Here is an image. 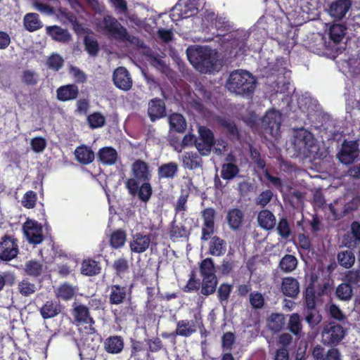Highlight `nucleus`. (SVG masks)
<instances>
[{
    "label": "nucleus",
    "mask_w": 360,
    "mask_h": 360,
    "mask_svg": "<svg viewBox=\"0 0 360 360\" xmlns=\"http://www.w3.org/2000/svg\"><path fill=\"white\" fill-rule=\"evenodd\" d=\"M97 29L109 35L117 41L129 42L131 44L142 48L143 42L138 37L130 34L113 15H105L101 20L96 24Z\"/></svg>",
    "instance_id": "nucleus-1"
},
{
    "label": "nucleus",
    "mask_w": 360,
    "mask_h": 360,
    "mask_svg": "<svg viewBox=\"0 0 360 360\" xmlns=\"http://www.w3.org/2000/svg\"><path fill=\"white\" fill-rule=\"evenodd\" d=\"M257 79L246 70H236L231 72L226 83L227 89L243 96H251L255 91Z\"/></svg>",
    "instance_id": "nucleus-2"
},
{
    "label": "nucleus",
    "mask_w": 360,
    "mask_h": 360,
    "mask_svg": "<svg viewBox=\"0 0 360 360\" xmlns=\"http://www.w3.org/2000/svg\"><path fill=\"white\" fill-rule=\"evenodd\" d=\"M186 55L193 66L202 73H210L216 69L217 58L210 49L201 46H189Z\"/></svg>",
    "instance_id": "nucleus-3"
},
{
    "label": "nucleus",
    "mask_w": 360,
    "mask_h": 360,
    "mask_svg": "<svg viewBox=\"0 0 360 360\" xmlns=\"http://www.w3.org/2000/svg\"><path fill=\"white\" fill-rule=\"evenodd\" d=\"M72 314L77 326H84V331L86 334V337L82 338L84 343L86 344L88 347L94 348L96 344L92 345L88 342L89 336H99V335L94 327L95 321L90 315L89 309L86 305L82 304L77 305L75 302Z\"/></svg>",
    "instance_id": "nucleus-4"
},
{
    "label": "nucleus",
    "mask_w": 360,
    "mask_h": 360,
    "mask_svg": "<svg viewBox=\"0 0 360 360\" xmlns=\"http://www.w3.org/2000/svg\"><path fill=\"white\" fill-rule=\"evenodd\" d=\"M345 335L346 330L340 324L331 321L325 325L321 331V342L326 346L336 347Z\"/></svg>",
    "instance_id": "nucleus-5"
},
{
    "label": "nucleus",
    "mask_w": 360,
    "mask_h": 360,
    "mask_svg": "<svg viewBox=\"0 0 360 360\" xmlns=\"http://www.w3.org/2000/svg\"><path fill=\"white\" fill-rule=\"evenodd\" d=\"M131 178L127 179L124 184H131L133 182L141 183L143 181H150L152 178L151 170L148 162L137 159L131 166Z\"/></svg>",
    "instance_id": "nucleus-6"
},
{
    "label": "nucleus",
    "mask_w": 360,
    "mask_h": 360,
    "mask_svg": "<svg viewBox=\"0 0 360 360\" xmlns=\"http://www.w3.org/2000/svg\"><path fill=\"white\" fill-rule=\"evenodd\" d=\"M19 253L18 239L13 236L4 235L0 240V260L9 262Z\"/></svg>",
    "instance_id": "nucleus-7"
},
{
    "label": "nucleus",
    "mask_w": 360,
    "mask_h": 360,
    "mask_svg": "<svg viewBox=\"0 0 360 360\" xmlns=\"http://www.w3.org/2000/svg\"><path fill=\"white\" fill-rule=\"evenodd\" d=\"M198 133L195 147L201 155H207L215 143L214 134L212 130L204 126L199 127Z\"/></svg>",
    "instance_id": "nucleus-8"
},
{
    "label": "nucleus",
    "mask_w": 360,
    "mask_h": 360,
    "mask_svg": "<svg viewBox=\"0 0 360 360\" xmlns=\"http://www.w3.org/2000/svg\"><path fill=\"white\" fill-rule=\"evenodd\" d=\"M22 229L30 243L39 245L44 240L43 228L38 221L27 219L23 224Z\"/></svg>",
    "instance_id": "nucleus-9"
},
{
    "label": "nucleus",
    "mask_w": 360,
    "mask_h": 360,
    "mask_svg": "<svg viewBox=\"0 0 360 360\" xmlns=\"http://www.w3.org/2000/svg\"><path fill=\"white\" fill-rule=\"evenodd\" d=\"M128 193L131 196L137 195L139 199L143 202H147L153 195V188L150 181L141 183L133 182L131 184L125 185Z\"/></svg>",
    "instance_id": "nucleus-10"
},
{
    "label": "nucleus",
    "mask_w": 360,
    "mask_h": 360,
    "mask_svg": "<svg viewBox=\"0 0 360 360\" xmlns=\"http://www.w3.org/2000/svg\"><path fill=\"white\" fill-rule=\"evenodd\" d=\"M198 321L202 323V318L200 314H195L194 319H181L176 322V327L175 333L177 336L184 338H188L197 332L198 326L199 325Z\"/></svg>",
    "instance_id": "nucleus-11"
},
{
    "label": "nucleus",
    "mask_w": 360,
    "mask_h": 360,
    "mask_svg": "<svg viewBox=\"0 0 360 360\" xmlns=\"http://www.w3.org/2000/svg\"><path fill=\"white\" fill-rule=\"evenodd\" d=\"M151 243V234L136 232L131 234L129 247L131 252L141 254L145 252Z\"/></svg>",
    "instance_id": "nucleus-12"
},
{
    "label": "nucleus",
    "mask_w": 360,
    "mask_h": 360,
    "mask_svg": "<svg viewBox=\"0 0 360 360\" xmlns=\"http://www.w3.org/2000/svg\"><path fill=\"white\" fill-rule=\"evenodd\" d=\"M262 125L264 130L271 136L277 134L281 126V113L276 110L266 112L262 120Z\"/></svg>",
    "instance_id": "nucleus-13"
},
{
    "label": "nucleus",
    "mask_w": 360,
    "mask_h": 360,
    "mask_svg": "<svg viewBox=\"0 0 360 360\" xmlns=\"http://www.w3.org/2000/svg\"><path fill=\"white\" fill-rule=\"evenodd\" d=\"M205 20L210 22V26L216 29V33L213 32V35L216 37H224L231 32L229 22L224 18L218 17L213 12H206Z\"/></svg>",
    "instance_id": "nucleus-14"
},
{
    "label": "nucleus",
    "mask_w": 360,
    "mask_h": 360,
    "mask_svg": "<svg viewBox=\"0 0 360 360\" xmlns=\"http://www.w3.org/2000/svg\"><path fill=\"white\" fill-rule=\"evenodd\" d=\"M358 144L356 141H345L342 144V148L338 158L340 161L345 165L352 164L358 157Z\"/></svg>",
    "instance_id": "nucleus-15"
},
{
    "label": "nucleus",
    "mask_w": 360,
    "mask_h": 360,
    "mask_svg": "<svg viewBox=\"0 0 360 360\" xmlns=\"http://www.w3.org/2000/svg\"><path fill=\"white\" fill-rule=\"evenodd\" d=\"M112 79L115 86L120 89L128 91L132 86V79L124 67H119L114 71Z\"/></svg>",
    "instance_id": "nucleus-16"
},
{
    "label": "nucleus",
    "mask_w": 360,
    "mask_h": 360,
    "mask_svg": "<svg viewBox=\"0 0 360 360\" xmlns=\"http://www.w3.org/2000/svg\"><path fill=\"white\" fill-rule=\"evenodd\" d=\"M344 245L348 248L354 249L360 243V222L354 221L350 225L349 231L342 238Z\"/></svg>",
    "instance_id": "nucleus-17"
},
{
    "label": "nucleus",
    "mask_w": 360,
    "mask_h": 360,
    "mask_svg": "<svg viewBox=\"0 0 360 360\" xmlns=\"http://www.w3.org/2000/svg\"><path fill=\"white\" fill-rule=\"evenodd\" d=\"M148 117L151 122L166 116V106L164 101L161 98H155L148 103Z\"/></svg>",
    "instance_id": "nucleus-18"
},
{
    "label": "nucleus",
    "mask_w": 360,
    "mask_h": 360,
    "mask_svg": "<svg viewBox=\"0 0 360 360\" xmlns=\"http://www.w3.org/2000/svg\"><path fill=\"white\" fill-rule=\"evenodd\" d=\"M124 347V342L123 338L117 335H110L103 342L105 351L111 354H118L121 353Z\"/></svg>",
    "instance_id": "nucleus-19"
},
{
    "label": "nucleus",
    "mask_w": 360,
    "mask_h": 360,
    "mask_svg": "<svg viewBox=\"0 0 360 360\" xmlns=\"http://www.w3.org/2000/svg\"><path fill=\"white\" fill-rule=\"evenodd\" d=\"M40 315L44 320L54 318L62 311L60 304L55 300H47L39 309Z\"/></svg>",
    "instance_id": "nucleus-20"
},
{
    "label": "nucleus",
    "mask_w": 360,
    "mask_h": 360,
    "mask_svg": "<svg viewBox=\"0 0 360 360\" xmlns=\"http://www.w3.org/2000/svg\"><path fill=\"white\" fill-rule=\"evenodd\" d=\"M130 359L133 360H146L150 354L145 347L144 342L134 338L130 339Z\"/></svg>",
    "instance_id": "nucleus-21"
},
{
    "label": "nucleus",
    "mask_w": 360,
    "mask_h": 360,
    "mask_svg": "<svg viewBox=\"0 0 360 360\" xmlns=\"http://www.w3.org/2000/svg\"><path fill=\"white\" fill-rule=\"evenodd\" d=\"M110 293L108 295L110 304L119 305L122 304L127 299L128 292L127 286H122L118 284L111 285L109 287Z\"/></svg>",
    "instance_id": "nucleus-22"
},
{
    "label": "nucleus",
    "mask_w": 360,
    "mask_h": 360,
    "mask_svg": "<svg viewBox=\"0 0 360 360\" xmlns=\"http://www.w3.org/2000/svg\"><path fill=\"white\" fill-rule=\"evenodd\" d=\"M78 95L79 88L74 84L60 86L56 90L57 99L63 102L75 100Z\"/></svg>",
    "instance_id": "nucleus-23"
},
{
    "label": "nucleus",
    "mask_w": 360,
    "mask_h": 360,
    "mask_svg": "<svg viewBox=\"0 0 360 360\" xmlns=\"http://www.w3.org/2000/svg\"><path fill=\"white\" fill-rule=\"evenodd\" d=\"M351 7L349 0H336L331 3L329 8L330 15L336 19L343 18Z\"/></svg>",
    "instance_id": "nucleus-24"
},
{
    "label": "nucleus",
    "mask_w": 360,
    "mask_h": 360,
    "mask_svg": "<svg viewBox=\"0 0 360 360\" xmlns=\"http://www.w3.org/2000/svg\"><path fill=\"white\" fill-rule=\"evenodd\" d=\"M76 160L84 165H87L94 162L95 154L91 147L82 144L75 150Z\"/></svg>",
    "instance_id": "nucleus-25"
},
{
    "label": "nucleus",
    "mask_w": 360,
    "mask_h": 360,
    "mask_svg": "<svg viewBox=\"0 0 360 360\" xmlns=\"http://www.w3.org/2000/svg\"><path fill=\"white\" fill-rule=\"evenodd\" d=\"M118 159L117 150L110 146L103 147L98 153V160L103 165H113Z\"/></svg>",
    "instance_id": "nucleus-26"
},
{
    "label": "nucleus",
    "mask_w": 360,
    "mask_h": 360,
    "mask_svg": "<svg viewBox=\"0 0 360 360\" xmlns=\"http://www.w3.org/2000/svg\"><path fill=\"white\" fill-rule=\"evenodd\" d=\"M281 290L285 296L295 298L300 292V283L293 277H285L282 281Z\"/></svg>",
    "instance_id": "nucleus-27"
},
{
    "label": "nucleus",
    "mask_w": 360,
    "mask_h": 360,
    "mask_svg": "<svg viewBox=\"0 0 360 360\" xmlns=\"http://www.w3.org/2000/svg\"><path fill=\"white\" fill-rule=\"evenodd\" d=\"M46 32L52 39L58 42L67 43L71 39L69 32L58 25L47 26Z\"/></svg>",
    "instance_id": "nucleus-28"
},
{
    "label": "nucleus",
    "mask_w": 360,
    "mask_h": 360,
    "mask_svg": "<svg viewBox=\"0 0 360 360\" xmlns=\"http://www.w3.org/2000/svg\"><path fill=\"white\" fill-rule=\"evenodd\" d=\"M257 221L260 227L266 231L272 230L276 224L275 215L266 209L258 213Z\"/></svg>",
    "instance_id": "nucleus-29"
},
{
    "label": "nucleus",
    "mask_w": 360,
    "mask_h": 360,
    "mask_svg": "<svg viewBox=\"0 0 360 360\" xmlns=\"http://www.w3.org/2000/svg\"><path fill=\"white\" fill-rule=\"evenodd\" d=\"M244 213L238 208H233L229 210L226 215L228 224L231 229L238 230L244 220Z\"/></svg>",
    "instance_id": "nucleus-30"
},
{
    "label": "nucleus",
    "mask_w": 360,
    "mask_h": 360,
    "mask_svg": "<svg viewBox=\"0 0 360 360\" xmlns=\"http://www.w3.org/2000/svg\"><path fill=\"white\" fill-rule=\"evenodd\" d=\"M179 171L178 164L175 162H169L160 165L158 169V176L159 179H173L177 174Z\"/></svg>",
    "instance_id": "nucleus-31"
},
{
    "label": "nucleus",
    "mask_w": 360,
    "mask_h": 360,
    "mask_svg": "<svg viewBox=\"0 0 360 360\" xmlns=\"http://www.w3.org/2000/svg\"><path fill=\"white\" fill-rule=\"evenodd\" d=\"M101 271V266L100 263L93 259H84L82 262L81 274L84 276H96L100 274Z\"/></svg>",
    "instance_id": "nucleus-32"
},
{
    "label": "nucleus",
    "mask_w": 360,
    "mask_h": 360,
    "mask_svg": "<svg viewBox=\"0 0 360 360\" xmlns=\"http://www.w3.org/2000/svg\"><path fill=\"white\" fill-rule=\"evenodd\" d=\"M226 243L219 236H213L209 244V253L213 256L220 257L225 254Z\"/></svg>",
    "instance_id": "nucleus-33"
},
{
    "label": "nucleus",
    "mask_w": 360,
    "mask_h": 360,
    "mask_svg": "<svg viewBox=\"0 0 360 360\" xmlns=\"http://www.w3.org/2000/svg\"><path fill=\"white\" fill-rule=\"evenodd\" d=\"M183 165L185 168L193 170L200 167L202 165V159L195 152H186L183 156Z\"/></svg>",
    "instance_id": "nucleus-34"
},
{
    "label": "nucleus",
    "mask_w": 360,
    "mask_h": 360,
    "mask_svg": "<svg viewBox=\"0 0 360 360\" xmlns=\"http://www.w3.org/2000/svg\"><path fill=\"white\" fill-rule=\"evenodd\" d=\"M76 294V289L68 283L60 284L56 292V297L59 300L70 301L74 298Z\"/></svg>",
    "instance_id": "nucleus-35"
},
{
    "label": "nucleus",
    "mask_w": 360,
    "mask_h": 360,
    "mask_svg": "<svg viewBox=\"0 0 360 360\" xmlns=\"http://www.w3.org/2000/svg\"><path fill=\"white\" fill-rule=\"evenodd\" d=\"M23 24L25 29L30 32L40 30L43 27L39 15L36 13H27L24 17Z\"/></svg>",
    "instance_id": "nucleus-36"
},
{
    "label": "nucleus",
    "mask_w": 360,
    "mask_h": 360,
    "mask_svg": "<svg viewBox=\"0 0 360 360\" xmlns=\"http://www.w3.org/2000/svg\"><path fill=\"white\" fill-rule=\"evenodd\" d=\"M44 269L43 264L35 259H30L25 263L24 271L26 275L33 278L41 275Z\"/></svg>",
    "instance_id": "nucleus-37"
},
{
    "label": "nucleus",
    "mask_w": 360,
    "mask_h": 360,
    "mask_svg": "<svg viewBox=\"0 0 360 360\" xmlns=\"http://www.w3.org/2000/svg\"><path fill=\"white\" fill-rule=\"evenodd\" d=\"M170 129L178 133H184L186 129V122L184 116L173 113L169 117Z\"/></svg>",
    "instance_id": "nucleus-38"
},
{
    "label": "nucleus",
    "mask_w": 360,
    "mask_h": 360,
    "mask_svg": "<svg viewBox=\"0 0 360 360\" xmlns=\"http://www.w3.org/2000/svg\"><path fill=\"white\" fill-rule=\"evenodd\" d=\"M218 280L216 276L202 277L201 283V294L205 296L212 295L217 288Z\"/></svg>",
    "instance_id": "nucleus-39"
},
{
    "label": "nucleus",
    "mask_w": 360,
    "mask_h": 360,
    "mask_svg": "<svg viewBox=\"0 0 360 360\" xmlns=\"http://www.w3.org/2000/svg\"><path fill=\"white\" fill-rule=\"evenodd\" d=\"M285 323V319L283 314L273 313L268 319L269 328L275 333L281 331Z\"/></svg>",
    "instance_id": "nucleus-40"
},
{
    "label": "nucleus",
    "mask_w": 360,
    "mask_h": 360,
    "mask_svg": "<svg viewBox=\"0 0 360 360\" xmlns=\"http://www.w3.org/2000/svg\"><path fill=\"white\" fill-rule=\"evenodd\" d=\"M240 169L238 165L232 162L224 163L221 166V177L226 181H230L238 176Z\"/></svg>",
    "instance_id": "nucleus-41"
},
{
    "label": "nucleus",
    "mask_w": 360,
    "mask_h": 360,
    "mask_svg": "<svg viewBox=\"0 0 360 360\" xmlns=\"http://www.w3.org/2000/svg\"><path fill=\"white\" fill-rule=\"evenodd\" d=\"M127 233L121 229L114 231L110 237V245L114 249H119L122 248L126 242Z\"/></svg>",
    "instance_id": "nucleus-42"
},
{
    "label": "nucleus",
    "mask_w": 360,
    "mask_h": 360,
    "mask_svg": "<svg viewBox=\"0 0 360 360\" xmlns=\"http://www.w3.org/2000/svg\"><path fill=\"white\" fill-rule=\"evenodd\" d=\"M297 266V258L292 255H285L280 260L278 266L280 269L285 273L293 271Z\"/></svg>",
    "instance_id": "nucleus-43"
},
{
    "label": "nucleus",
    "mask_w": 360,
    "mask_h": 360,
    "mask_svg": "<svg viewBox=\"0 0 360 360\" xmlns=\"http://www.w3.org/2000/svg\"><path fill=\"white\" fill-rule=\"evenodd\" d=\"M112 269L116 276L122 277L129 271V264L127 258L121 257L114 260Z\"/></svg>",
    "instance_id": "nucleus-44"
},
{
    "label": "nucleus",
    "mask_w": 360,
    "mask_h": 360,
    "mask_svg": "<svg viewBox=\"0 0 360 360\" xmlns=\"http://www.w3.org/2000/svg\"><path fill=\"white\" fill-rule=\"evenodd\" d=\"M346 30V27L343 25L333 24L329 29V38L335 44H338L342 40L345 34Z\"/></svg>",
    "instance_id": "nucleus-45"
},
{
    "label": "nucleus",
    "mask_w": 360,
    "mask_h": 360,
    "mask_svg": "<svg viewBox=\"0 0 360 360\" xmlns=\"http://www.w3.org/2000/svg\"><path fill=\"white\" fill-rule=\"evenodd\" d=\"M339 264L346 269L352 267L355 262V256L352 250L341 251L337 256Z\"/></svg>",
    "instance_id": "nucleus-46"
},
{
    "label": "nucleus",
    "mask_w": 360,
    "mask_h": 360,
    "mask_svg": "<svg viewBox=\"0 0 360 360\" xmlns=\"http://www.w3.org/2000/svg\"><path fill=\"white\" fill-rule=\"evenodd\" d=\"M304 303L307 310L315 309L316 291L314 282H311L307 287L304 292Z\"/></svg>",
    "instance_id": "nucleus-47"
},
{
    "label": "nucleus",
    "mask_w": 360,
    "mask_h": 360,
    "mask_svg": "<svg viewBox=\"0 0 360 360\" xmlns=\"http://www.w3.org/2000/svg\"><path fill=\"white\" fill-rule=\"evenodd\" d=\"M169 236L172 239H178L181 238H188L186 228L181 224H177L175 220L170 224Z\"/></svg>",
    "instance_id": "nucleus-48"
},
{
    "label": "nucleus",
    "mask_w": 360,
    "mask_h": 360,
    "mask_svg": "<svg viewBox=\"0 0 360 360\" xmlns=\"http://www.w3.org/2000/svg\"><path fill=\"white\" fill-rule=\"evenodd\" d=\"M84 45L85 51L91 56H96L99 51V44L97 39L89 35H86L84 37Z\"/></svg>",
    "instance_id": "nucleus-49"
},
{
    "label": "nucleus",
    "mask_w": 360,
    "mask_h": 360,
    "mask_svg": "<svg viewBox=\"0 0 360 360\" xmlns=\"http://www.w3.org/2000/svg\"><path fill=\"white\" fill-rule=\"evenodd\" d=\"M87 122L91 129L103 127L105 124V117L99 112H94L87 117Z\"/></svg>",
    "instance_id": "nucleus-50"
},
{
    "label": "nucleus",
    "mask_w": 360,
    "mask_h": 360,
    "mask_svg": "<svg viewBox=\"0 0 360 360\" xmlns=\"http://www.w3.org/2000/svg\"><path fill=\"white\" fill-rule=\"evenodd\" d=\"M200 273L202 277L216 276L214 264L212 258H206L200 264Z\"/></svg>",
    "instance_id": "nucleus-51"
},
{
    "label": "nucleus",
    "mask_w": 360,
    "mask_h": 360,
    "mask_svg": "<svg viewBox=\"0 0 360 360\" xmlns=\"http://www.w3.org/2000/svg\"><path fill=\"white\" fill-rule=\"evenodd\" d=\"M335 294L339 300H349L352 296L353 290L351 285L342 283L337 287Z\"/></svg>",
    "instance_id": "nucleus-52"
},
{
    "label": "nucleus",
    "mask_w": 360,
    "mask_h": 360,
    "mask_svg": "<svg viewBox=\"0 0 360 360\" xmlns=\"http://www.w3.org/2000/svg\"><path fill=\"white\" fill-rule=\"evenodd\" d=\"M18 292L24 297H28L34 294L37 288L34 283L28 281V279H22L18 285Z\"/></svg>",
    "instance_id": "nucleus-53"
},
{
    "label": "nucleus",
    "mask_w": 360,
    "mask_h": 360,
    "mask_svg": "<svg viewBox=\"0 0 360 360\" xmlns=\"http://www.w3.org/2000/svg\"><path fill=\"white\" fill-rule=\"evenodd\" d=\"M218 124L227 132L233 136H238L239 132L238 129L235 124V122L231 120L219 117L218 120Z\"/></svg>",
    "instance_id": "nucleus-54"
},
{
    "label": "nucleus",
    "mask_w": 360,
    "mask_h": 360,
    "mask_svg": "<svg viewBox=\"0 0 360 360\" xmlns=\"http://www.w3.org/2000/svg\"><path fill=\"white\" fill-rule=\"evenodd\" d=\"M278 234L284 239H288L291 235V229L288 219L285 217L279 219L276 226Z\"/></svg>",
    "instance_id": "nucleus-55"
},
{
    "label": "nucleus",
    "mask_w": 360,
    "mask_h": 360,
    "mask_svg": "<svg viewBox=\"0 0 360 360\" xmlns=\"http://www.w3.org/2000/svg\"><path fill=\"white\" fill-rule=\"evenodd\" d=\"M236 342V335L232 332H226L221 336V349L224 352H231Z\"/></svg>",
    "instance_id": "nucleus-56"
},
{
    "label": "nucleus",
    "mask_w": 360,
    "mask_h": 360,
    "mask_svg": "<svg viewBox=\"0 0 360 360\" xmlns=\"http://www.w3.org/2000/svg\"><path fill=\"white\" fill-rule=\"evenodd\" d=\"M249 301L252 307L255 309H260L263 308L265 304V300L263 295L257 291L250 292Z\"/></svg>",
    "instance_id": "nucleus-57"
},
{
    "label": "nucleus",
    "mask_w": 360,
    "mask_h": 360,
    "mask_svg": "<svg viewBox=\"0 0 360 360\" xmlns=\"http://www.w3.org/2000/svg\"><path fill=\"white\" fill-rule=\"evenodd\" d=\"M63 58L58 54H52L46 61L48 68L53 71H58L63 67Z\"/></svg>",
    "instance_id": "nucleus-58"
},
{
    "label": "nucleus",
    "mask_w": 360,
    "mask_h": 360,
    "mask_svg": "<svg viewBox=\"0 0 360 360\" xmlns=\"http://www.w3.org/2000/svg\"><path fill=\"white\" fill-rule=\"evenodd\" d=\"M288 328L291 333L298 335L302 329L300 315L297 313L291 314L288 323Z\"/></svg>",
    "instance_id": "nucleus-59"
},
{
    "label": "nucleus",
    "mask_w": 360,
    "mask_h": 360,
    "mask_svg": "<svg viewBox=\"0 0 360 360\" xmlns=\"http://www.w3.org/2000/svg\"><path fill=\"white\" fill-rule=\"evenodd\" d=\"M200 282L196 278L195 272L192 271L189 279L186 285L183 288V290L186 292H191L193 291H197L200 289Z\"/></svg>",
    "instance_id": "nucleus-60"
},
{
    "label": "nucleus",
    "mask_w": 360,
    "mask_h": 360,
    "mask_svg": "<svg viewBox=\"0 0 360 360\" xmlns=\"http://www.w3.org/2000/svg\"><path fill=\"white\" fill-rule=\"evenodd\" d=\"M250 156L252 162L259 169H264L266 167V161L261 157V154L257 148L252 146L250 147Z\"/></svg>",
    "instance_id": "nucleus-61"
},
{
    "label": "nucleus",
    "mask_w": 360,
    "mask_h": 360,
    "mask_svg": "<svg viewBox=\"0 0 360 360\" xmlns=\"http://www.w3.org/2000/svg\"><path fill=\"white\" fill-rule=\"evenodd\" d=\"M231 292V285L228 283H222L217 290V297L221 303L227 302Z\"/></svg>",
    "instance_id": "nucleus-62"
},
{
    "label": "nucleus",
    "mask_w": 360,
    "mask_h": 360,
    "mask_svg": "<svg viewBox=\"0 0 360 360\" xmlns=\"http://www.w3.org/2000/svg\"><path fill=\"white\" fill-rule=\"evenodd\" d=\"M273 198V192L267 189L262 191L255 199V203L262 207L267 205Z\"/></svg>",
    "instance_id": "nucleus-63"
},
{
    "label": "nucleus",
    "mask_w": 360,
    "mask_h": 360,
    "mask_svg": "<svg viewBox=\"0 0 360 360\" xmlns=\"http://www.w3.org/2000/svg\"><path fill=\"white\" fill-rule=\"evenodd\" d=\"M204 224H215L216 211L213 207H207L200 212Z\"/></svg>",
    "instance_id": "nucleus-64"
}]
</instances>
